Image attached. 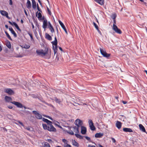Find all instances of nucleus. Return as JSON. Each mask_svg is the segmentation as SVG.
I'll return each instance as SVG.
<instances>
[{
  "label": "nucleus",
  "instance_id": "nucleus-36",
  "mask_svg": "<svg viewBox=\"0 0 147 147\" xmlns=\"http://www.w3.org/2000/svg\"><path fill=\"white\" fill-rule=\"evenodd\" d=\"M11 33L13 35H14V36L15 37H16L17 36V34H16V33H15V31L13 30V31H12L11 32Z\"/></svg>",
  "mask_w": 147,
  "mask_h": 147
},
{
  "label": "nucleus",
  "instance_id": "nucleus-37",
  "mask_svg": "<svg viewBox=\"0 0 147 147\" xmlns=\"http://www.w3.org/2000/svg\"><path fill=\"white\" fill-rule=\"evenodd\" d=\"M68 133L71 135H74V134L73 131H69L67 132Z\"/></svg>",
  "mask_w": 147,
  "mask_h": 147
},
{
  "label": "nucleus",
  "instance_id": "nucleus-7",
  "mask_svg": "<svg viewBox=\"0 0 147 147\" xmlns=\"http://www.w3.org/2000/svg\"><path fill=\"white\" fill-rule=\"evenodd\" d=\"M32 113L35 115V117L38 119H41L42 118V116L41 115L38 113L37 111H33Z\"/></svg>",
  "mask_w": 147,
  "mask_h": 147
},
{
  "label": "nucleus",
  "instance_id": "nucleus-3",
  "mask_svg": "<svg viewBox=\"0 0 147 147\" xmlns=\"http://www.w3.org/2000/svg\"><path fill=\"white\" fill-rule=\"evenodd\" d=\"M113 20V29L117 33L119 34H121L122 33V32L121 30L118 28L117 26L115 25L116 23V21L115 19Z\"/></svg>",
  "mask_w": 147,
  "mask_h": 147
},
{
  "label": "nucleus",
  "instance_id": "nucleus-43",
  "mask_svg": "<svg viewBox=\"0 0 147 147\" xmlns=\"http://www.w3.org/2000/svg\"><path fill=\"white\" fill-rule=\"evenodd\" d=\"M37 9L38 11L40 12H41V9L39 8L38 4H37Z\"/></svg>",
  "mask_w": 147,
  "mask_h": 147
},
{
  "label": "nucleus",
  "instance_id": "nucleus-6",
  "mask_svg": "<svg viewBox=\"0 0 147 147\" xmlns=\"http://www.w3.org/2000/svg\"><path fill=\"white\" fill-rule=\"evenodd\" d=\"M74 123L78 127H81L82 126V125L83 124L82 121L79 119H77L75 121Z\"/></svg>",
  "mask_w": 147,
  "mask_h": 147
},
{
  "label": "nucleus",
  "instance_id": "nucleus-20",
  "mask_svg": "<svg viewBox=\"0 0 147 147\" xmlns=\"http://www.w3.org/2000/svg\"><path fill=\"white\" fill-rule=\"evenodd\" d=\"M45 38H46L47 39L49 40H52V37L48 34L46 33L45 34Z\"/></svg>",
  "mask_w": 147,
  "mask_h": 147
},
{
  "label": "nucleus",
  "instance_id": "nucleus-41",
  "mask_svg": "<svg viewBox=\"0 0 147 147\" xmlns=\"http://www.w3.org/2000/svg\"><path fill=\"white\" fill-rule=\"evenodd\" d=\"M47 123L48 124L49 126H50L51 125H52L51 124L52 122L49 120L48 121H47Z\"/></svg>",
  "mask_w": 147,
  "mask_h": 147
},
{
  "label": "nucleus",
  "instance_id": "nucleus-47",
  "mask_svg": "<svg viewBox=\"0 0 147 147\" xmlns=\"http://www.w3.org/2000/svg\"><path fill=\"white\" fill-rule=\"evenodd\" d=\"M23 57V56L22 55H17L16 57Z\"/></svg>",
  "mask_w": 147,
  "mask_h": 147
},
{
  "label": "nucleus",
  "instance_id": "nucleus-54",
  "mask_svg": "<svg viewBox=\"0 0 147 147\" xmlns=\"http://www.w3.org/2000/svg\"><path fill=\"white\" fill-rule=\"evenodd\" d=\"M47 141L49 143L53 142L52 141V140L51 139H48Z\"/></svg>",
  "mask_w": 147,
  "mask_h": 147
},
{
  "label": "nucleus",
  "instance_id": "nucleus-13",
  "mask_svg": "<svg viewBox=\"0 0 147 147\" xmlns=\"http://www.w3.org/2000/svg\"><path fill=\"white\" fill-rule=\"evenodd\" d=\"M43 22V24L42 25V27L45 30V29L47 28V20H44Z\"/></svg>",
  "mask_w": 147,
  "mask_h": 147
},
{
  "label": "nucleus",
  "instance_id": "nucleus-25",
  "mask_svg": "<svg viewBox=\"0 0 147 147\" xmlns=\"http://www.w3.org/2000/svg\"><path fill=\"white\" fill-rule=\"evenodd\" d=\"M79 127H76V126H74L73 127V130L74 132L75 133H78L79 132L78 130V128Z\"/></svg>",
  "mask_w": 147,
  "mask_h": 147
},
{
  "label": "nucleus",
  "instance_id": "nucleus-10",
  "mask_svg": "<svg viewBox=\"0 0 147 147\" xmlns=\"http://www.w3.org/2000/svg\"><path fill=\"white\" fill-rule=\"evenodd\" d=\"M5 92L8 94L12 95L14 93V92L10 88H7L5 90Z\"/></svg>",
  "mask_w": 147,
  "mask_h": 147
},
{
  "label": "nucleus",
  "instance_id": "nucleus-60",
  "mask_svg": "<svg viewBox=\"0 0 147 147\" xmlns=\"http://www.w3.org/2000/svg\"><path fill=\"white\" fill-rule=\"evenodd\" d=\"M9 23L11 25H13V23H12L10 21H9Z\"/></svg>",
  "mask_w": 147,
  "mask_h": 147
},
{
  "label": "nucleus",
  "instance_id": "nucleus-24",
  "mask_svg": "<svg viewBox=\"0 0 147 147\" xmlns=\"http://www.w3.org/2000/svg\"><path fill=\"white\" fill-rule=\"evenodd\" d=\"M95 1L101 5H103L104 3V0H94Z\"/></svg>",
  "mask_w": 147,
  "mask_h": 147
},
{
  "label": "nucleus",
  "instance_id": "nucleus-52",
  "mask_svg": "<svg viewBox=\"0 0 147 147\" xmlns=\"http://www.w3.org/2000/svg\"><path fill=\"white\" fill-rule=\"evenodd\" d=\"M29 35H30L31 39H32V40H33V37H32V35L31 34H29Z\"/></svg>",
  "mask_w": 147,
  "mask_h": 147
},
{
  "label": "nucleus",
  "instance_id": "nucleus-28",
  "mask_svg": "<svg viewBox=\"0 0 147 147\" xmlns=\"http://www.w3.org/2000/svg\"><path fill=\"white\" fill-rule=\"evenodd\" d=\"M53 100H55L57 103H58L59 104L62 101L59 99L57 98V97H55Z\"/></svg>",
  "mask_w": 147,
  "mask_h": 147
},
{
  "label": "nucleus",
  "instance_id": "nucleus-15",
  "mask_svg": "<svg viewBox=\"0 0 147 147\" xmlns=\"http://www.w3.org/2000/svg\"><path fill=\"white\" fill-rule=\"evenodd\" d=\"M121 123L118 121H117L116 123V126L118 129H120L121 128Z\"/></svg>",
  "mask_w": 147,
  "mask_h": 147
},
{
  "label": "nucleus",
  "instance_id": "nucleus-8",
  "mask_svg": "<svg viewBox=\"0 0 147 147\" xmlns=\"http://www.w3.org/2000/svg\"><path fill=\"white\" fill-rule=\"evenodd\" d=\"M88 123L90 129L92 130H94L95 128L94 125V124L92 120H89L88 121Z\"/></svg>",
  "mask_w": 147,
  "mask_h": 147
},
{
  "label": "nucleus",
  "instance_id": "nucleus-21",
  "mask_svg": "<svg viewBox=\"0 0 147 147\" xmlns=\"http://www.w3.org/2000/svg\"><path fill=\"white\" fill-rule=\"evenodd\" d=\"M26 7L28 9H30L31 8V4L30 1L28 0L26 3Z\"/></svg>",
  "mask_w": 147,
  "mask_h": 147
},
{
  "label": "nucleus",
  "instance_id": "nucleus-61",
  "mask_svg": "<svg viewBox=\"0 0 147 147\" xmlns=\"http://www.w3.org/2000/svg\"><path fill=\"white\" fill-rule=\"evenodd\" d=\"M9 23L11 25H13V23H12L10 21H9Z\"/></svg>",
  "mask_w": 147,
  "mask_h": 147
},
{
  "label": "nucleus",
  "instance_id": "nucleus-16",
  "mask_svg": "<svg viewBox=\"0 0 147 147\" xmlns=\"http://www.w3.org/2000/svg\"><path fill=\"white\" fill-rule=\"evenodd\" d=\"M49 26H48V28H49L50 30H51V32L52 33L54 32L55 31L54 30L51 24L49 22Z\"/></svg>",
  "mask_w": 147,
  "mask_h": 147
},
{
  "label": "nucleus",
  "instance_id": "nucleus-48",
  "mask_svg": "<svg viewBox=\"0 0 147 147\" xmlns=\"http://www.w3.org/2000/svg\"><path fill=\"white\" fill-rule=\"evenodd\" d=\"M111 140L112 141V142L113 143H115L116 142L114 138H111Z\"/></svg>",
  "mask_w": 147,
  "mask_h": 147
},
{
  "label": "nucleus",
  "instance_id": "nucleus-63",
  "mask_svg": "<svg viewBox=\"0 0 147 147\" xmlns=\"http://www.w3.org/2000/svg\"><path fill=\"white\" fill-rule=\"evenodd\" d=\"M7 18H9V17L8 13L7 14H6V15L5 16Z\"/></svg>",
  "mask_w": 147,
  "mask_h": 147
},
{
  "label": "nucleus",
  "instance_id": "nucleus-17",
  "mask_svg": "<svg viewBox=\"0 0 147 147\" xmlns=\"http://www.w3.org/2000/svg\"><path fill=\"white\" fill-rule=\"evenodd\" d=\"M123 130L125 132H133L132 130L131 129L129 128H124L123 129Z\"/></svg>",
  "mask_w": 147,
  "mask_h": 147
},
{
  "label": "nucleus",
  "instance_id": "nucleus-40",
  "mask_svg": "<svg viewBox=\"0 0 147 147\" xmlns=\"http://www.w3.org/2000/svg\"><path fill=\"white\" fill-rule=\"evenodd\" d=\"M64 147H71V146L67 144H64Z\"/></svg>",
  "mask_w": 147,
  "mask_h": 147
},
{
  "label": "nucleus",
  "instance_id": "nucleus-1",
  "mask_svg": "<svg viewBox=\"0 0 147 147\" xmlns=\"http://www.w3.org/2000/svg\"><path fill=\"white\" fill-rule=\"evenodd\" d=\"M52 43L53 45V50L54 56H55L56 54H57V41L55 36V40L53 41L52 42Z\"/></svg>",
  "mask_w": 147,
  "mask_h": 147
},
{
  "label": "nucleus",
  "instance_id": "nucleus-45",
  "mask_svg": "<svg viewBox=\"0 0 147 147\" xmlns=\"http://www.w3.org/2000/svg\"><path fill=\"white\" fill-rule=\"evenodd\" d=\"M138 141V140L137 139H135L134 140H133V143L134 144L135 142H137Z\"/></svg>",
  "mask_w": 147,
  "mask_h": 147
},
{
  "label": "nucleus",
  "instance_id": "nucleus-51",
  "mask_svg": "<svg viewBox=\"0 0 147 147\" xmlns=\"http://www.w3.org/2000/svg\"><path fill=\"white\" fill-rule=\"evenodd\" d=\"M97 30L98 31V32L100 34V35H102V33L99 30V29L98 28V29H97Z\"/></svg>",
  "mask_w": 147,
  "mask_h": 147
},
{
  "label": "nucleus",
  "instance_id": "nucleus-34",
  "mask_svg": "<svg viewBox=\"0 0 147 147\" xmlns=\"http://www.w3.org/2000/svg\"><path fill=\"white\" fill-rule=\"evenodd\" d=\"M117 17V15L116 13H113L112 14L111 17L113 20L115 19V18Z\"/></svg>",
  "mask_w": 147,
  "mask_h": 147
},
{
  "label": "nucleus",
  "instance_id": "nucleus-31",
  "mask_svg": "<svg viewBox=\"0 0 147 147\" xmlns=\"http://www.w3.org/2000/svg\"><path fill=\"white\" fill-rule=\"evenodd\" d=\"M36 15L38 18H40L42 17V15L41 13L40 12L38 13V11L36 12Z\"/></svg>",
  "mask_w": 147,
  "mask_h": 147
},
{
  "label": "nucleus",
  "instance_id": "nucleus-11",
  "mask_svg": "<svg viewBox=\"0 0 147 147\" xmlns=\"http://www.w3.org/2000/svg\"><path fill=\"white\" fill-rule=\"evenodd\" d=\"M59 22L62 28L65 31V33L66 34H67V30L63 23L60 20L59 21Z\"/></svg>",
  "mask_w": 147,
  "mask_h": 147
},
{
  "label": "nucleus",
  "instance_id": "nucleus-32",
  "mask_svg": "<svg viewBox=\"0 0 147 147\" xmlns=\"http://www.w3.org/2000/svg\"><path fill=\"white\" fill-rule=\"evenodd\" d=\"M75 135L77 138H79L80 139H82L83 138V137L79 134H75Z\"/></svg>",
  "mask_w": 147,
  "mask_h": 147
},
{
  "label": "nucleus",
  "instance_id": "nucleus-39",
  "mask_svg": "<svg viewBox=\"0 0 147 147\" xmlns=\"http://www.w3.org/2000/svg\"><path fill=\"white\" fill-rule=\"evenodd\" d=\"M62 140L63 142L64 143V144H67V141L65 139H63Z\"/></svg>",
  "mask_w": 147,
  "mask_h": 147
},
{
  "label": "nucleus",
  "instance_id": "nucleus-14",
  "mask_svg": "<svg viewBox=\"0 0 147 147\" xmlns=\"http://www.w3.org/2000/svg\"><path fill=\"white\" fill-rule=\"evenodd\" d=\"M140 129L141 131L144 132H146V131L144 127L141 124H140L139 125Z\"/></svg>",
  "mask_w": 147,
  "mask_h": 147
},
{
  "label": "nucleus",
  "instance_id": "nucleus-38",
  "mask_svg": "<svg viewBox=\"0 0 147 147\" xmlns=\"http://www.w3.org/2000/svg\"><path fill=\"white\" fill-rule=\"evenodd\" d=\"M93 24L95 28L96 29H97L98 28V26L97 25V24L94 22H93Z\"/></svg>",
  "mask_w": 147,
  "mask_h": 147
},
{
  "label": "nucleus",
  "instance_id": "nucleus-2",
  "mask_svg": "<svg viewBox=\"0 0 147 147\" xmlns=\"http://www.w3.org/2000/svg\"><path fill=\"white\" fill-rule=\"evenodd\" d=\"M42 126L44 129H47L50 131L55 132L56 131V129L52 125H51L50 126H47L45 124H43Z\"/></svg>",
  "mask_w": 147,
  "mask_h": 147
},
{
  "label": "nucleus",
  "instance_id": "nucleus-18",
  "mask_svg": "<svg viewBox=\"0 0 147 147\" xmlns=\"http://www.w3.org/2000/svg\"><path fill=\"white\" fill-rule=\"evenodd\" d=\"M32 0V4L33 8L35 9L36 8V4L35 1L34 0Z\"/></svg>",
  "mask_w": 147,
  "mask_h": 147
},
{
  "label": "nucleus",
  "instance_id": "nucleus-22",
  "mask_svg": "<svg viewBox=\"0 0 147 147\" xmlns=\"http://www.w3.org/2000/svg\"><path fill=\"white\" fill-rule=\"evenodd\" d=\"M72 144L74 146L76 147H78L79 145L78 143L76 142L75 140H72Z\"/></svg>",
  "mask_w": 147,
  "mask_h": 147
},
{
  "label": "nucleus",
  "instance_id": "nucleus-59",
  "mask_svg": "<svg viewBox=\"0 0 147 147\" xmlns=\"http://www.w3.org/2000/svg\"><path fill=\"white\" fill-rule=\"evenodd\" d=\"M9 23L11 25H13V23H12L10 21H9Z\"/></svg>",
  "mask_w": 147,
  "mask_h": 147
},
{
  "label": "nucleus",
  "instance_id": "nucleus-50",
  "mask_svg": "<svg viewBox=\"0 0 147 147\" xmlns=\"http://www.w3.org/2000/svg\"><path fill=\"white\" fill-rule=\"evenodd\" d=\"M88 147H96L92 145L89 144L88 145Z\"/></svg>",
  "mask_w": 147,
  "mask_h": 147
},
{
  "label": "nucleus",
  "instance_id": "nucleus-9",
  "mask_svg": "<svg viewBox=\"0 0 147 147\" xmlns=\"http://www.w3.org/2000/svg\"><path fill=\"white\" fill-rule=\"evenodd\" d=\"M11 103L14 105L18 107L22 108L23 107L22 105L19 102L16 101H13L11 102Z\"/></svg>",
  "mask_w": 147,
  "mask_h": 147
},
{
  "label": "nucleus",
  "instance_id": "nucleus-56",
  "mask_svg": "<svg viewBox=\"0 0 147 147\" xmlns=\"http://www.w3.org/2000/svg\"><path fill=\"white\" fill-rule=\"evenodd\" d=\"M9 30L11 31V32L12 31H13V29H12V28H9Z\"/></svg>",
  "mask_w": 147,
  "mask_h": 147
},
{
  "label": "nucleus",
  "instance_id": "nucleus-62",
  "mask_svg": "<svg viewBox=\"0 0 147 147\" xmlns=\"http://www.w3.org/2000/svg\"><path fill=\"white\" fill-rule=\"evenodd\" d=\"M31 24L32 25V29H34V26L33 24L32 23Z\"/></svg>",
  "mask_w": 147,
  "mask_h": 147
},
{
  "label": "nucleus",
  "instance_id": "nucleus-27",
  "mask_svg": "<svg viewBox=\"0 0 147 147\" xmlns=\"http://www.w3.org/2000/svg\"><path fill=\"white\" fill-rule=\"evenodd\" d=\"M6 45L9 49H10L11 48V44L10 42L8 40L6 41Z\"/></svg>",
  "mask_w": 147,
  "mask_h": 147
},
{
  "label": "nucleus",
  "instance_id": "nucleus-64",
  "mask_svg": "<svg viewBox=\"0 0 147 147\" xmlns=\"http://www.w3.org/2000/svg\"><path fill=\"white\" fill-rule=\"evenodd\" d=\"M8 107L10 109H12L13 108V107L12 106H8Z\"/></svg>",
  "mask_w": 147,
  "mask_h": 147
},
{
  "label": "nucleus",
  "instance_id": "nucleus-44",
  "mask_svg": "<svg viewBox=\"0 0 147 147\" xmlns=\"http://www.w3.org/2000/svg\"><path fill=\"white\" fill-rule=\"evenodd\" d=\"M56 59L55 60L57 61H58L59 60V58L58 57L57 54H56Z\"/></svg>",
  "mask_w": 147,
  "mask_h": 147
},
{
  "label": "nucleus",
  "instance_id": "nucleus-19",
  "mask_svg": "<svg viewBox=\"0 0 147 147\" xmlns=\"http://www.w3.org/2000/svg\"><path fill=\"white\" fill-rule=\"evenodd\" d=\"M103 135V133H97L95 134V137L96 138H101L102 137Z\"/></svg>",
  "mask_w": 147,
  "mask_h": 147
},
{
  "label": "nucleus",
  "instance_id": "nucleus-29",
  "mask_svg": "<svg viewBox=\"0 0 147 147\" xmlns=\"http://www.w3.org/2000/svg\"><path fill=\"white\" fill-rule=\"evenodd\" d=\"M5 99L6 101L9 102L12 100V98L10 97L7 96H5Z\"/></svg>",
  "mask_w": 147,
  "mask_h": 147
},
{
  "label": "nucleus",
  "instance_id": "nucleus-49",
  "mask_svg": "<svg viewBox=\"0 0 147 147\" xmlns=\"http://www.w3.org/2000/svg\"><path fill=\"white\" fill-rule=\"evenodd\" d=\"M18 122L22 126H24V124H23V123L21 122L20 121H18Z\"/></svg>",
  "mask_w": 147,
  "mask_h": 147
},
{
  "label": "nucleus",
  "instance_id": "nucleus-46",
  "mask_svg": "<svg viewBox=\"0 0 147 147\" xmlns=\"http://www.w3.org/2000/svg\"><path fill=\"white\" fill-rule=\"evenodd\" d=\"M47 11H48V13H49L50 15H51V11L49 9V8L47 7Z\"/></svg>",
  "mask_w": 147,
  "mask_h": 147
},
{
  "label": "nucleus",
  "instance_id": "nucleus-33",
  "mask_svg": "<svg viewBox=\"0 0 147 147\" xmlns=\"http://www.w3.org/2000/svg\"><path fill=\"white\" fill-rule=\"evenodd\" d=\"M44 147H51L49 144L47 142H45L44 145Z\"/></svg>",
  "mask_w": 147,
  "mask_h": 147
},
{
  "label": "nucleus",
  "instance_id": "nucleus-58",
  "mask_svg": "<svg viewBox=\"0 0 147 147\" xmlns=\"http://www.w3.org/2000/svg\"><path fill=\"white\" fill-rule=\"evenodd\" d=\"M97 147H104L103 146H102V145H101L100 144H99L98 145Z\"/></svg>",
  "mask_w": 147,
  "mask_h": 147
},
{
  "label": "nucleus",
  "instance_id": "nucleus-53",
  "mask_svg": "<svg viewBox=\"0 0 147 147\" xmlns=\"http://www.w3.org/2000/svg\"><path fill=\"white\" fill-rule=\"evenodd\" d=\"M85 138L87 140H90V138L89 137H88L86 136Z\"/></svg>",
  "mask_w": 147,
  "mask_h": 147
},
{
  "label": "nucleus",
  "instance_id": "nucleus-30",
  "mask_svg": "<svg viewBox=\"0 0 147 147\" xmlns=\"http://www.w3.org/2000/svg\"><path fill=\"white\" fill-rule=\"evenodd\" d=\"M13 25L15 26L16 28L20 32L21 31V30L19 28L18 25L15 22H13Z\"/></svg>",
  "mask_w": 147,
  "mask_h": 147
},
{
  "label": "nucleus",
  "instance_id": "nucleus-5",
  "mask_svg": "<svg viewBox=\"0 0 147 147\" xmlns=\"http://www.w3.org/2000/svg\"><path fill=\"white\" fill-rule=\"evenodd\" d=\"M100 49L101 53L104 57L107 58L110 56V54L107 53L104 49L100 48Z\"/></svg>",
  "mask_w": 147,
  "mask_h": 147
},
{
  "label": "nucleus",
  "instance_id": "nucleus-23",
  "mask_svg": "<svg viewBox=\"0 0 147 147\" xmlns=\"http://www.w3.org/2000/svg\"><path fill=\"white\" fill-rule=\"evenodd\" d=\"M20 46L22 48H24L25 49H28L30 47V46L29 45H27L26 44L21 45Z\"/></svg>",
  "mask_w": 147,
  "mask_h": 147
},
{
  "label": "nucleus",
  "instance_id": "nucleus-42",
  "mask_svg": "<svg viewBox=\"0 0 147 147\" xmlns=\"http://www.w3.org/2000/svg\"><path fill=\"white\" fill-rule=\"evenodd\" d=\"M42 121L45 122L47 123V121H48V120L46 119L43 118H42Z\"/></svg>",
  "mask_w": 147,
  "mask_h": 147
},
{
  "label": "nucleus",
  "instance_id": "nucleus-26",
  "mask_svg": "<svg viewBox=\"0 0 147 147\" xmlns=\"http://www.w3.org/2000/svg\"><path fill=\"white\" fill-rule=\"evenodd\" d=\"M0 12L1 14L3 16H5L6 14H7L8 13L7 12L4 10H1Z\"/></svg>",
  "mask_w": 147,
  "mask_h": 147
},
{
  "label": "nucleus",
  "instance_id": "nucleus-55",
  "mask_svg": "<svg viewBox=\"0 0 147 147\" xmlns=\"http://www.w3.org/2000/svg\"><path fill=\"white\" fill-rule=\"evenodd\" d=\"M9 0V5H12V0Z\"/></svg>",
  "mask_w": 147,
  "mask_h": 147
},
{
  "label": "nucleus",
  "instance_id": "nucleus-57",
  "mask_svg": "<svg viewBox=\"0 0 147 147\" xmlns=\"http://www.w3.org/2000/svg\"><path fill=\"white\" fill-rule=\"evenodd\" d=\"M122 102L123 103V104H126L127 103V101H124L123 100L122 101Z\"/></svg>",
  "mask_w": 147,
  "mask_h": 147
},
{
  "label": "nucleus",
  "instance_id": "nucleus-35",
  "mask_svg": "<svg viewBox=\"0 0 147 147\" xmlns=\"http://www.w3.org/2000/svg\"><path fill=\"white\" fill-rule=\"evenodd\" d=\"M5 33L6 34V35L7 36V37L10 40H12V39H11V38L10 36V35H9V34H8V33L6 32H5Z\"/></svg>",
  "mask_w": 147,
  "mask_h": 147
},
{
  "label": "nucleus",
  "instance_id": "nucleus-4",
  "mask_svg": "<svg viewBox=\"0 0 147 147\" xmlns=\"http://www.w3.org/2000/svg\"><path fill=\"white\" fill-rule=\"evenodd\" d=\"M36 53L39 55L45 56L48 53V50H37L36 51Z\"/></svg>",
  "mask_w": 147,
  "mask_h": 147
},
{
  "label": "nucleus",
  "instance_id": "nucleus-12",
  "mask_svg": "<svg viewBox=\"0 0 147 147\" xmlns=\"http://www.w3.org/2000/svg\"><path fill=\"white\" fill-rule=\"evenodd\" d=\"M86 127L82 126L81 127V133L83 134H86Z\"/></svg>",
  "mask_w": 147,
  "mask_h": 147
}]
</instances>
